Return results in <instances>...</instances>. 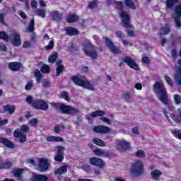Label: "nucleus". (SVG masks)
I'll return each mask as SVG.
<instances>
[{
  "mask_svg": "<svg viewBox=\"0 0 181 181\" xmlns=\"http://www.w3.org/2000/svg\"><path fill=\"white\" fill-rule=\"evenodd\" d=\"M50 105L55 110H59L61 111L62 114H64L65 115H71L73 117L74 115H77V114H79L80 112V110L78 108H76L71 105H66L64 103H51Z\"/></svg>",
  "mask_w": 181,
  "mask_h": 181,
  "instance_id": "f257e3e1",
  "label": "nucleus"
},
{
  "mask_svg": "<svg viewBox=\"0 0 181 181\" xmlns=\"http://www.w3.org/2000/svg\"><path fill=\"white\" fill-rule=\"evenodd\" d=\"M153 90L158 100H160L163 104L167 105L169 103L168 90H166V88H165V85L163 83L159 81L156 82L153 85Z\"/></svg>",
  "mask_w": 181,
  "mask_h": 181,
  "instance_id": "f03ea898",
  "label": "nucleus"
},
{
  "mask_svg": "<svg viewBox=\"0 0 181 181\" xmlns=\"http://www.w3.org/2000/svg\"><path fill=\"white\" fill-rule=\"evenodd\" d=\"M25 101L30 104L35 110L41 111H47L49 110V104L42 99H33V97L28 95L26 97Z\"/></svg>",
  "mask_w": 181,
  "mask_h": 181,
  "instance_id": "7ed1b4c3",
  "label": "nucleus"
},
{
  "mask_svg": "<svg viewBox=\"0 0 181 181\" xmlns=\"http://www.w3.org/2000/svg\"><path fill=\"white\" fill-rule=\"evenodd\" d=\"M130 172L134 177H139L142 176L145 173V166L144 162L141 160H136L131 165Z\"/></svg>",
  "mask_w": 181,
  "mask_h": 181,
  "instance_id": "20e7f679",
  "label": "nucleus"
},
{
  "mask_svg": "<svg viewBox=\"0 0 181 181\" xmlns=\"http://www.w3.org/2000/svg\"><path fill=\"white\" fill-rule=\"evenodd\" d=\"M71 79L72 80L73 83L75 86H78V87H83V88H86V90H94V86L90 81L86 79L85 76H71Z\"/></svg>",
  "mask_w": 181,
  "mask_h": 181,
  "instance_id": "39448f33",
  "label": "nucleus"
},
{
  "mask_svg": "<svg viewBox=\"0 0 181 181\" xmlns=\"http://www.w3.org/2000/svg\"><path fill=\"white\" fill-rule=\"evenodd\" d=\"M124 63H126L127 66L132 70H136V71H139V65L136 64L135 59H132L131 57L126 56L122 58V62L119 63V67H122Z\"/></svg>",
  "mask_w": 181,
  "mask_h": 181,
  "instance_id": "423d86ee",
  "label": "nucleus"
},
{
  "mask_svg": "<svg viewBox=\"0 0 181 181\" xmlns=\"http://www.w3.org/2000/svg\"><path fill=\"white\" fill-rule=\"evenodd\" d=\"M103 40H105V43L107 46V47L109 49L112 53H114V54H119L122 53V51L119 47L115 45V43L112 42L111 39H110L107 37H103Z\"/></svg>",
  "mask_w": 181,
  "mask_h": 181,
  "instance_id": "0eeeda50",
  "label": "nucleus"
},
{
  "mask_svg": "<svg viewBox=\"0 0 181 181\" xmlns=\"http://www.w3.org/2000/svg\"><path fill=\"white\" fill-rule=\"evenodd\" d=\"M119 16L122 19L121 25L126 29H132L134 26L131 24V16L125 11H122L119 13Z\"/></svg>",
  "mask_w": 181,
  "mask_h": 181,
  "instance_id": "6e6552de",
  "label": "nucleus"
},
{
  "mask_svg": "<svg viewBox=\"0 0 181 181\" xmlns=\"http://www.w3.org/2000/svg\"><path fill=\"white\" fill-rule=\"evenodd\" d=\"M50 164L49 163V160L47 158H41L38 160V165L37 167V170L38 172H47Z\"/></svg>",
  "mask_w": 181,
  "mask_h": 181,
  "instance_id": "1a4fd4ad",
  "label": "nucleus"
},
{
  "mask_svg": "<svg viewBox=\"0 0 181 181\" xmlns=\"http://www.w3.org/2000/svg\"><path fill=\"white\" fill-rule=\"evenodd\" d=\"M89 162L92 166H95L99 169H105V163L103 159L98 157H91L89 158Z\"/></svg>",
  "mask_w": 181,
  "mask_h": 181,
  "instance_id": "9d476101",
  "label": "nucleus"
},
{
  "mask_svg": "<svg viewBox=\"0 0 181 181\" xmlns=\"http://www.w3.org/2000/svg\"><path fill=\"white\" fill-rule=\"evenodd\" d=\"M93 131L95 134H109V132H111V129L107 126L98 125L93 128Z\"/></svg>",
  "mask_w": 181,
  "mask_h": 181,
  "instance_id": "9b49d317",
  "label": "nucleus"
},
{
  "mask_svg": "<svg viewBox=\"0 0 181 181\" xmlns=\"http://www.w3.org/2000/svg\"><path fill=\"white\" fill-rule=\"evenodd\" d=\"M57 152L54 157L56 162H63L64 159V147L62 146H57Z\"/></svg>",
  "mask_w": 181,
  "mask_h": 181,
  "instance_id": "f8f14e48",
  "label": "nucleus"
},
{
  "mask_svg": "<svg viewBox=\"0 0 181 181\" xmlns=\"http://www.w3.org/2000/svg\"><path fill=\"white\" fill-rule=\"evenodd\" d=\"M49 16L54 22H62L63 21V13L57 10L50 12Z\"/></svg>",
  "mask_w": 181,
  "mask_h": 181,
  "instance_id": "ddd939ff",
  "label": "nucleus"
},
{
  "mask_svg": "<svg viewBox=\"0 0 181 181\" xmlns=\"http://www.w3.org/2000/svg\"><path fill=\"white\" fill-rule=\"evenodd\" d=\"M23 67V64L19 62H13L8 63V69L11 71H19Z\"/></svg>",
  "mask_w": 181,
  "mask_h": 181,
  "instance_id": "4468645a",
  "label": "nucleus"
},
{
  "mask_svg": "<svg viewBox=\"0 0 181 181\" xmlns=\"http://www.w3.org/2000/svg\"><path fill=\"white\" fill-rule=\"evenodd\" d=\"M49 177L47 175H45L43 174H37L36 173H33L31 176V181H48Z\"/></svg>",
  "mask_w": 181,
  "mask_h": 181,
  "instance_id": "2eb2a0df",
  "label": "nucleus"
},
{
  "mask_svg": "<svg viewBox=\"0 0 181 181\" xmlns=\"http://www.w3.org/2000/svg\"><path fill=\"white\" fill-rule=\"evenodd\" d=\"M160 176H162V171L160 170L155 169L151 172V177L153 180H160Z\"/></svg>",
  "mask_w": 181,
  "mask_h": 181,
  "instance_id": "dca6fc26",
  "label": "nucleus"
},
{
  "mask_svg": "<svg viewBox=\"0 0 181 181\" xmlns=\"http://www.w3.org/2000/svg\"><path fill=\"white\" fill-rule=\"evenodd\" d=\"M0 144H3L4 146H6V148H10V149H13V148H15V144H13V142L9 141V139L5 137H0Z\"/></svg>",
  "mask_w": 181,
  "mask_h": 181,
  "instance_id": "f3484780",
  "label": "nucleus"
},
{
  "mask_svg": "<svg viewBox=\"0 0 181 181\" xmlns=\"http://www.w3.org/2000/svg\"><path fill=\"white\" fill-rule=\"evenodd\" d=\"M11 43L16 47H19L22 43V40L21 39L20 33L13 34V40L11 41Z\"/></svg>",
  "mask_w": 181,
  "mask_h": 181,
  "instance_id": "a211bd4d",
  "label": "nucleus"
},
{
  "mask_svg": "<svg viewBox=\"0 0 181 181\" xmlns=\"http://www.w3.org/2000/svg\"><path fill=\"white\" fill-rule=\"evenodd\" d=\"M64 30L68 36H76L78 35V30L73 27H66Z\"/></svg>",
  "mask_w": 181,
  "mask_h": 181,
  "instance_id": "6ab92c4d",
  "label": "nucleus"
},
{
  "mask_svg": "<svg viewBox=\"0 0 181 181\" xmlns=\"http://www.w3.org/2000/svg\"><path fill=\"white\" fill-rule=\"evenodd\" d=\"M80 18L76 13H70L66 18L67 23H74L75 22H78Z\"/></svg>",
  "mask_w": 181,
  "mask_h": 181,
  "instance_id": "aec40b11",
  "label": "nucleus"
},
{
  "mask_svg": "<svg viewBox=\"0 0 181 181\" xmlns=\"http://www.w3.org/2000/svg\"><path fill=\"white\" fill-rule=\"evenodd\" d=\"M83 52L86 56H88L92 59H95L98 57V53L95 50H88L87 49H84Z\"/></svg>",
  "mask_w": 181,
  "mask_h": 181,
  "instance_id": "412c9836",
  "label": "nucleus"
},
{
  "mask_svg": "<svg viewBox=\"0 0 181 181\" xmlns=\"http://www.w3.org/2000/svg\"><path fill=\"white\" fill-rule=\"evenodd\" d=\"M3 110L5 112H8V114L12 115L13 112H15V110H16V107L13 105H6L3 106Z\"/></svg>",
  "mask_w": 181,
  "mask_h": 181,
  "instance_id": "4be33fe9",
  "label": "nucleus"
},
{
  "mask_svg": "<svg viewBox=\"0 0 181 181\" xmlns=\"http://www.w3.org/2000/svg\"><path fill=\"white\" fill-rule=\"evenodd\" d=\"M117 146H119L122 151H128L131 148V143L128 141H119Z\"/></svg>",
  "mask_w": 181,
  "mask_h": 181,
  "instance_id": "5701e85b",
  "label": "nucleus"
},
{
  "mask_svg": "<svg viewBox=\"0 0 181 181\" xmlns=\"http://www.w3.org/2000/svg\"><path fill=\"white\" fill-rule=\"evenodd\" d=\"M47 142H63L64 139L60 136H49L46 138Z\"/></svg>",
  "mask_w": 181,
  "mask_h": 181,
  "instance_id": "b1692460",
  "label": "nucleus"
},
{
  "mask_svg": "<svg viewBox=\"0 0 181 181\" xmlns=\"http://www.w3.org/2000/svg\"><path fill=\"white\" fill-rule=\"evenodd\" d=\"M67 168H69L67 165L61 166L54 171V175H64L67 173Z\"/></svg>",
  "mask_w": 181,
  "mask_h": 181,
  "instance_id": "393cba45",
  "label": "nucleus"
},
{
  "mask_svg": "<svg viewBox=\"0 0 181 181\" xmlns=\"http://www.w3.org/2000/svg\"><path fill=\"white\" fill-rule=\"evenodd\" d=\"M93 142L95 145L104 148L105 146V142L100 138L95 137L93 139Z\"/></svg>",
  "mask_w": 181,
  "mask_h": 181,
  "instance_id": "a878e982",
  "label": "nucleus"
},
{
  "mask_svg": "<svg viewBox=\"0 0 181 181\" xmlns=\"http://www.w3.org/2000/svg\"><path fill=\"white\" fill-rule=\"evenodd\" d=\"M104 115H105V112L100 110H95L90 113V117L92 118H97V117H104Z\"/></svg>",
  "mask_w": 181,
  "mask_h": 181,
  "instance_id": "bb28decb",
  "label": "nucleus"
},
{
  "mask_svg": "<svg viewBox=\"0 0 181 181\" xmlns=\"http://www.w3.org/2000/svg\"><path fill=\"white\" fill-rule=\"evenodd\" d=\"M40 71L43 74H49V73L52 71V68L50 67V66L46 64H43L40 69Z\"/></svg>",
  "mask_w": 181,
  "mask_h": 181,
  "instance_id": "cd10ccee",
  "label": "nucleus"
},
{
  "mask_svg": "<svg viewBox=\"0 0 181 181\" xmlns=\"http://www.w3.org/2000/svg\"><path fill=\"white\" fill-rule=\"evenodd\" d=\"M26 31L32 33L35 32V18H32L26 28Z\"/></svg>",
  "mask_w": 181,
  "mask_h": 181,
  "instance_id": "c85d7f7f",
  "label": "nucleus"
},
{
  "mask_svg": "<svg viewBox=\"0 0 181 181\" xmlns=\"http://www.w3.org/2000/svg\"><path fill=\"white\" fill-rule=\"evenodd\" d=\"M59 59V54L57 52H54L53 54H51L48 57V62L49 63H56V60Z\"/></svg>",
  "mask_w": 181,
  "mask_h": 181,
  "instance_id": "c756f323",
  "label": "nucleus"
},
{
  "mask_svg": "<svg viewBox=\"0 0 181 181\" xmlns=\"http://www.w3.org/2000/svg\"><path fill=\"white\" fill-rule=\"evenodd\" d=\"M124 4L127 8L130 9L135 10L136 9V6H135V3L132 1V0H124Z\"/></svg>",
  "mask_w": 181,
  "mask_h": 181,
  "instance_id": "7c9ffc66",
  "label": "nucleus"
},
{
  "mask_svg": "<svg viewBox=\"0 0 181 181\" xmlns=\"http://www.w3.org/2000/svg\"><path fill=\"white\" fill-rule=\"evenodd\" d=\"M11 167L12 163L11 161L0 163V169H10Z\"/></svg>",
  "mask_w": 181,
  "mask_h": 181,
  "instance_id": "2f4dec72",
  "label": "nucleus"
},
{
  "mask_svg": "<svg viewBox=\"0 0 181 181\" xmlns=\"http://www.w3.org/2000/svg\"><path fill=\"white\" fill-rule=\"evenodd\" d=\"M34 76L35 77H36L37 83H40V81H42V78H43V76H42L40 71H39L37 69H35L34 70Z\"/></svg>",
  "mask_w": 181,
  "mask_h": 181,
  "instance_id": "473e14b6",
  "label": "nucleus"
},
{
  "mask_svg": "<svg viewBox=\"0 0 181 181\" xmlns=\"http://www.w3.org/2000/svg\"><path fill=\"white\" fill-rule=\"evenodd\" d=\"M178 1L179 0H166V7L169 9H173V6H175V4H177Z\"/></svg>",
  "mask_w": 181,
  "mask_h": 181,
  "instance_id": "72a5a7b5",
  "label": "nucleus"
},
{
  "mask_svg": "<svg viewBox=\"0 0 181 181\" xmlns=\"http://www.w3.org/2000/svg\"><path fill=\"white\" fill-rule=\"evenodd\" d=\"M0 39L4 42H9L10 37L5 31H0Z\"/></svg>",
  "mask_w": 181,
  "mask_h": 181,
  "instance_id": "f704fd0d",
  "label": "nucleus"
},
{
  "mask_svg": "<svg viewBox=\"0 0 181 181\" xmlns=\"http://www.w3.org/2000/svg\"><path fill=\"white\" fill-rule=\"evenodd\" d=\"M64 71V66L59 65L56 67V77H59L60 74Z\"/></svg>",
  "mask_w": 181,
  "mask_h": 181,
  "instance_id": "c9c22d12",
  "label": "nucleus"
},
{
  "mask_svg": "<svg viewBox=\"0 0 181 181\" xmlns=\"http://www.w3.org/2000/svg\"><path fill=\"white\" fill-rule=\"evenodd\" d=\"M35 13L37 16H39L40 18H45L46 17V11L40 8H37L35 11Z\"/></svg>",
  "mask_w": 181,
  "mask_h": 181,
  "instance_id": "e433bc0d",
  "label": "nucleus"
},
{
  "mask_svg": "<svg viewBox=\"0 0 181 181\" xmlns=\"http://www.w3.org/2000/svg\"><path fill=\"white\" fill-rule=\"evenodd\" d=\"M60 98H63L65 101H70V96H69V92L62 91L59 95Z\"/></svg>",
  "mask_w": 181,
  "mask_h": 181,
  "instance_id": "4c0bfd02",
  "label": "nucleus"
},
{
  "mask_svg": "<svg viewBox=\"0 0 181 181\" xmlns=\"http://www.w3.org/2000/svg\"><path fill=\"white\" fill-rule=\"evenodd\" d=\"M98 6V0H93L92 1H90L88 8L89 9H94V8H97Z\"/></svg>",
  "mask_w": 181,
  "mask_h": 181,
  "instance_id": "58836bf2",
  "label": "nucleus"
},
{
  "mask_svg": "<svg viewBox=\"0 0 181 181\" xmlns=\"http://www.w3.org/2000/svg\"><path fill=\"white\" fill-rule=\"evenodd\" d=\"M23 173V169L22 168H17L13 170V175L16 177H21Z\"/></svg>",
  "mask_w": 181,
  "mask_h": 181,
  "instance_id": "ea45409f",
  "label": "nucleus"
},
{
  "mask_svg": "<svg viewBox=\"0 0 181 181\" xmlns=\"http://www.w3.org/2000/svg\"><path fill=\"white\" fill-rule=\"evenodd\" d=\"M161 30L164 33V35H169L170 33V27L169 26V24H165V26L161 28Z\"/></svg>",
  "mask_w": 181,
  "mask_h": 181,
  "instance_id": "a19ab883",
  "label": "nucleus"
},
{
  "mask_svg": "<svg viewBox=\"0 0 181 181\" xmlns=\"http://www.w3.org/2000/svg\"><path fill=\"white\" fill-rule=\"evenodd\" d=\"M114 4H115V5L117 6V9L118 11H123L124 10V2L114 1Z\"/></svg>",
  "mask_w": 181,
  "mask_h": 181,
  "instance_id": "79ce46f5",
  "label": "nucleus"
},
{
  "mask_svg": "<svg viewBox=\"0 0 181 181\" xmlns=\"http://www.w3.org/2000/svg\"><path fill=\"white\" fill-rule=\"evenodd\" d=\"M64 128L66 127L64 124H59V126H55L54 127V132L55 134H60V131H62V129H64Z\"/></svg>",
  "mask_w": 181,
  "mask_h": 181,
  "instance_id": "37998d69",
  "label": "nucleus"
},
{
  "mask_svg": "<svg viewBox=\"0 0 181 181\" xmlns=\"http://www.w3.org/2000/svg\"><path fill=\"white\" fill-rule=\"evenodd\" d=\"M84 49H94V45L91 43V41L88 40L84 45H83V50Z\"/></svg>",
  "mask_w": 181,
  "mask_h": 181,
  "instance_id": "c03bdc74",
  "label": "nucleus"
},
{
  "mask_svg": "<svg viewBox=\"0 0 181 181\" xmlns=\"http://www.w3.org/2000/svg\"><path fill=\"white\" fill-rule=\"evenodd\" d=\"M173 134L177 139H181V132L180 130L173 129Z\"/></svg>",
  "mask_w": 181,
  "mask_h": 181,
  "instance_id": "a18cd8bd",
  "label": "nucleus"
},
{
  "mask_svg": "<svg viewBox=\"0 0 181 181\" xmlns=\"http://www.w3.org/2000/svg\"><path fill=\"white\" fill-rule=\"evenodd\" d=\"M175 13L177 17L181 18V4L175 6Z\"/></svg>",
  "mask_w": 181,
  "mask_h": 181,
  "instance_id": "49530a36",
  "label": "nucleus"
},
{
  "mask_svg": "<svg viewBox=\"0 0 181 181\" xmlns=\"http://www.w3.org/2000/svg\"><path fill=\"white\" fill-rule=\"evenodd\" d=\"M135 156H136V158H145V151L139 150L135 153Z\"/></svg>",
  "mask_w": 181,
  "mask_h": 181,
  "instance_id": "de8ad7c7",
  "label": "nucleus"
},
{
  "mask_svg": "<svg viewBox=\"0 0 181 181\" xmlns=\"http://www.w3.org/2000/svg\"><path fill=\"white\" fill-rule=\"evenodd\" d=\"M53 47H54V41H53V40H52L49 42V44L45 47V49L46 50H52V49H53Z\"/></svg>",
  "mask_w": 181,
  "mask_h": 181,
  "instance_id": "09e8293b",
  "label": "nucleus"
},
{
  "mask_svg": "<svg viewBox=\"0 0 181 181\" xmlns=\"http://www.w3.org/2000/svg\"><path fill=\"white\" fill-rule=\"evenodd\" d=\"M180 18L181 17H177V16H175L174 18V22L175 23V26L177 28H181V21H180Z\"/></svg>",
  "mask_w": 181,
  "mask_h": 181,
  "instance_id": "8fccbe9b",
  "label": "nucleus"
},
{
  "mask_svg": "<svg viewBox=\"0 0 181 181\" xmlns=\"http://www.w3.org/2000/svg\"><path fill=\"white\" fill-rule=\"evenodd\" d=\"M32 88H33V81H30L25 85V89L28 91L29 90H32Z\"/></svg>",
  "mask_w": 181,
  "mask_h": 181,
  "instance_id": "3c124183",
  "label": "nucleus"
},
{
  "mask_svg": "<svg viewBox=\"0 0 181 181\" xmlns=\"http://www.w3.org/2000/svg\"><path fill=\"white\" fill-rule=\"evenodd\" d=\"M21 131L23 134H26V132H29V127L27 124H23L21 127Z\"/></svg>",
  "mask_w": 181,
  "mask_h": 181,
  "instance_id": "603ef678",
  "label": "nucleus"
},
{
  "mask_svg": "<svg viewBox=\"0 0 181 181\" xmlns=\"http://www.w3.org/2000/svg\"><path fill=\"white\" fill-rule=\"evenodd\" d=\"M82 169L85 172H90V170H91V165H90V164L84 163L82 165Z\"/></svg>",
  "mask_w": 181,
  "mask_h": 181,
  "instance_id": "864d4df0",
  "label": "nucleus"
},
{
  "mask_svg": "<svg viewBox=\"0 0 181 181\" xmlns=\"http://www.w3.org/2000/svg\"><path fill=\"white\" fill-rule=\"evenodd\" d=\"M23 134V133L22 132H19L18 129H16L14 130L13 136L15 138H19Z\"/></svg>",
  "mask_w": 181,
  "mask_h": 181,
  "instance_id": "5fc2aeb1",
  "label": "nucleus"
},
{
  "mask_svg": "<svg viewBox=\"0 0 181 181\" xmlns=\"http://www.w3.org/2000/svg\"><path fill=\"white\" fill-rule=\"evenodd\" d=\"M165 80L169 86L173 87V81H172V78L170 76H165Z\"/></svg>",
  "mask_w": 181,
  "mask_h": 181,
  "instance_id": "6e6d98bb",
  "label": "nucleus"
},
{
  "mask_svg": "<svg viewBox=\"0 0 181 181\" xmlns=\"http://www.w3.org/2000/svg\"><path fill=\"white\" fill-rule=\"evenodd\" d=\"M29 124L32 127H35V125H37V124H39V120L36 118L32 119L29 121Z\"/></svg>",
  "mask_w": 181,
  "mask_h": 181,
  "instance_id": "4d7b16f0",
  "label": "nucleus"
},
{
  "mask_svg": "<svg viewBox=\"0 0 181 181\" xmlns=\"http://www.w3.org/2000/svg\"><path fill=\"white\" fill-rule=\"evenodd\" d=\"M174 100L175 104H181V97L179 95H174Z\"/></svg>",
  "mask_w": 181,
  "mask_h": 181,
  "instance_id": "13d9d810",
  "label": "nucleus"
},
{
  "mask_svg": "<svg viewBox=\"0 0 181 181\" xmlns=\"http://www.w3.org/2000/svg\"><path fill=\"white\" fill-rule=\"evenodd\" d=\"M124 98L127 103H131V93H124Z\"/></svg>",
  "mask_w": 181,
  "mask_h": 181,
  "instance_id": "bf43d9fd",
  "label": "nucleus"
},
{
  "mask_svg": "<svg viewBox=\"0 0 181 181\" xmlns=\"http://www.w3.org/2000/svg\"><path fill=\"white\" fill-rule=\"evenodd\" d=\"M173 119L176 122V124H180L181 119L180 117H179L177 115H175L173 116Z\"/></svg>",
  "mask_w": 181,
  "mask_h": 181,
  "instance_id": "052dcab7",
  "label": "nucleus"
},
{
  "mask_svg": "<svg viewBox=\"0 0 181 181\" xmlns=\"http://www.w3.org/2000/svg\"><path fill=\"white\" fill-rule=\"evenodd\" d=\"M115 35L117 36V37H119V39H122L125 36V35L122 33V31L119 30L116 31Z\"/></svg>",
  "mask_w": 181,
  "mask_h": 181,
  "instance_id": "680f3d73",
  "label": "nucleus"
},
{
  "mask_svg": "<svg viewBox=\"0 0 181 181\" xmlns=\"http://www.w3.org/2000/svg\"><path fill=\"white\" fill-rule=\"evenodd\" d=\"M171 56L173 59H177V49H173L171 50Z\"/></svg>",
  "mask_w": 181,
  "mask_h": 181,
  "instance_id": "e2e57ef3",
  "label": "nucleus"
},
{
  "mask_svg": "<svg viewBox=\"0 0 181 181\" xmlns=\"http://www.w3.org/2000/svg\"><path fill=\"white\" fill-rule=\"evenodd\" d=\"M19 138V142L21 144H25V142H26V134H23V135H21Z\"/></svg>",
  "mask_w": 181,
  "mask_h": 181,
  "instance_id": "0e129e2a",
  "label": "nucleus"
},
{
  "mask_svg": "<svg viewBox=\"0 0 181 181\" xmlns=\"http://www.w3.org/2000/svg\"><path fill=\"white\" fill-rule=\"evenodd\" d=\"M93 152L97 156H101L103 153V150H101L100 148H95V150H93Z\"/></svg>",
  "mask_w": 181,
  "mask_h": 181,
  "instance_id": "69168bd1",
  "label": "nucleus"
},
{
  "mask_svg": "<svg viewBox=\"0 0 181 181\" xmlns=\"http://www.w3.org/2000/svg\"><path fill=\"white\" fill-rule=\"evenodd\" d=\"M141 62H142V63H144L145 64H149V63H151V59H149V57H144L141 59Z\"/></svg>",
  "mask_w": 181,
  "mask_h": 181,
  "instance_id": "338daca9",
  "label": "nucleus"
},
{
  "mask_svg": "<svg viewBox=\"0 0 181 181\" xmlns=\"http://www.w3.org/2000/svg\"><path fill=\"white\" fill-rule=\"evenodd\" d=\"M30 5L33 9H37V1L36 0H32Z\"/></svg>",
  "mask_w": 181,
  "mask_h": 181,
  "instance_id": "774afa93",
  "label": "nucleus"
}]
</instances>
